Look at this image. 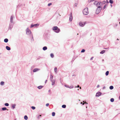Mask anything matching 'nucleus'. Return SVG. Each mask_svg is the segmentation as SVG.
Instances as JSON below:
<instances>
[{
    "label": "nucleus",
    "instance_id": "nucleus-1",
    "mask_svg": "<svg viewBox=\"0 0 120 120\" xmlns=\"http://www.w3.org/2000/svg\"><path fill=\"white\" fill-rule=\"evenodd\" d=\"M52 29L53 30H55V32L56 33H58L60 31V29L58 28L56 26H54Z\"/></svg>",
    "mask_w": 120,
    "mask_h": 120
},
{
    "label": "nucleus",
    "instance_id": "nucleus-2",
    "mask_svg": "<svg viewBox=\"0 0 120 120\" xmlns=\"http://www.w3.org/2000/svg\"><path fill=\"white\" fill-rule=\"evenodd\" d=\"M88 8H86L84 9L83 11V13L84 15H86L88 14Z\"/></svg>",
    "mask_w": 120,
    "mask_h": 120
},
{
    "label": "nucleus",
    "instance_id": "nucleus-3",
    "mask_svg": "<svg viewBox=\"0 0 120 120\" xmlns=\"http://www.w3.org/2000/svg\"><path fill=\"white\" fill-rule=\"evenodd\" d=\"M26 34L28 35H30L31 34V32L28 28H27L26 30Z\"/></svg>",
    "mask_w": 120,
    "mask_h": 120
},
{
    "label": "nucleus",
    "instance_id": "nucleus-4",
    "mask_svg": "<svg viewBox=\"0 0 120 120\" xmlns=\"http://www.w3.org/2000/svg\"><path fill=\"white\" fill-rule=\"evenodd\" d=\"M101 7H98L97 8L96 13L97 14H98L101 11Z\"/></svg>",
    "mask_w": 120,
    "mask_h": 120
},
{
    "label": "nucleus",
    "instance_id": "nucleus-5",
    "mask_svg": "<svg viewBox=\"0 0 120 120\" xmlns=\"http://www.w3.org/2000/svg\"><path fill=\"white\" fill-rule=\"evenodd\" d=\"M85 22H81L79 23V25L80 26L83 27L85 25Z\"/></svg>",
    "mask_w": 120,
    "mask_h": 120
},
{
    "label": "nucleus",
    "instance_id": "nucleus-6",
    "mask_svg": "<svg viewBox=\"0 0 120 120\" xmlns=\"http://www.w3.org/2000/svg\"><path fill=\"white\" fill-rule=\"evenodd\" d=\"M95 3L97 4H96V6L97 7H100V5L101 4V3L100 2H97V1H95Z\"/></svg>",
    "mask_w": 120,
    "mask_h": 120
},
{
    "label": "nucleus",
    "instance_id": "nucleus-7",
    "mask_svg": "<svg viewBox=\"0 0 120 120\" xmlns=\"http://www.w3.org/2000/svg\"><path fill=\"white\" fill-rule=\"evenodd\" d=\"M38 26V24H31L30 26V28H32V27H36L37 26Z\"/></svg>",
    "mask_w": 120,
    "mask_h": 120
},
{
    "label": "nucleus",
    "instance_id": "nucleus-8",
    "mask_svg": "<svg viewBox=\"0 0 120 120\" xmlns=\"http://www.w3.org/2000/svg\"><path fill=\"white\" fill-rule=\"evenodd\" d=\"M64 86L65 87L69 88H73V86H68V85H65Z\"/></svg>",
    "mask_w": 120,
    "mask_h": 120
},
{
    "label": "nucleus",
    "instance_id": "nucleus-9",
    "mask_svg": "<svg viewBox=\"0 0 120 120\" xmlns=\"http://www.w3.org/2000/svg\"><path fill=\"white\" fill-rule=\"evenodd\" d=\"M72 19L73 18L72 16V13H71V15L69 17V20L70 21H72Z\"/></svg>",
    "mask_w": 120,
    "mask_h": 120
},
{
    "label": "nucleus",
    "instance_id": "nucleus-10",
    "mask_svg": "<svg viewBox=\"0 0 120 120\" xmlns=\"http://www.w3.org/2000/svg\"><path fill=\"white\" fill-rule=\"evenodd\" d=\"M101 94V93L100 92H99L97 93L96 94V96L99 97L100 96Z\"/></svg>",
    "mask_w": 120,
    "mask_h": 120
},
{
    "label": "nucleus",
    "instance_id": "nucleus-11",
    "mask_svg": "<svg viewBox=\"0 0 120 120\" xmlns=\"http://www.w3.org/2000/svg\"><path fill=\"white\" fill-rule=\"evenodd\" d=\"M12 26H13L12 24L11 23H10L9 24V29L10 30H11L12 27Z\"/></svg>",
    "mask_w": 120,
    "mask_h": 120
},
{
    "label": "nucleus",
    "instance_id": "nucleus-12",
    "mask_svg": "<svg viewBox=\"0 0 120 120\" xmlns=\"http://www.w3.org/2000/svg\"><path fill=\"white\" fill-rule=\"evenodd\" d=\"M6 49L8 50H11L10 48L8 46H7L6 47Z\"/></svg>",
    "mask_w": 120,
    "mask_h": 120
},
{
    "label": "nucleus",
    "instance_id": "nucleus-13",
    "mask_svg": "<svg viewBox=\"0 0 120 120\" xmlns=\"http://www.w3.org/2000/svg\"><path fill=\"white\" fill-rule=\"evenodd\" d=\"M13 17L12 16H11L10 18V22L11 23L13 22Z\"/></svg>",
    "mask_w": 120,
    "mask_h": 120
},
{
    "label": "nucleus",
    "instance_id": "nucleus-14",
    "mask_svg": "<svg viewBox=\"0 0 120 120\" xmlns=\"http://www.w3.org/2000/svg\"><path fill=\"white\" fill-rule=\"evenodd\" d=\"M8 41V40L7 38H5L4 40V41L6 43Z\"/></svg>",
    "mask_w": 120,
    "mask_h": 120
},
{
    "label": "nucleus",
    "instance_id": "nucleus-15",
    "mask_svg": "<svg viewBox=\"0 0 120 120\" xmlns=\"http://www.w3.org/2000/svg\"><path fill=\"white\" fill-rule=\"evenodd\" d=\"M24 118L26 120H27L28 119V117L27 116L25 115L24 116Z\"/></svg>",
    "mask_w": 120,
    "mask_h": 120
},
{
    "label": "nucleus",
    "instance_id": "nucleus-16",
    "mask_svg": "<svg viewBox=\"0 0 120 120\" xmlns=\"http://www.w3.org/2000/svg\"><path fill=\"white\" fill-rule=\"evenodd\" d=\"M38 71V68H35L33 70V72H35Z\"/></svg>",
    "mask_w": 120,
    "mask_h": 120
},
{
    "label": "nucleus",
    "instance_id": "nucleus-17",
    "mask_svg": "<svg viewBox=\"0 0 120 120\" xmlns=\"http://www.w3.org/2000/svg\"><path fill=\"white\" fill-rule=\"evenodd\" d=\"M47 49V48L46 46H44L43 48V49L44 50H45Z\"/></svg>",
    "mask_w": 120,
    "mask_h": 120
},
{
    "label": "nucleus",
    "instance_id": "nucleus-18",
    "mask_svg": "<svg viewBox=\"0 0 120 120\" xmlns=\"http://www.w3.org/2000/svg\"><path fill=\"white\" fill-rule=\"evenodd\" d=\"M4 82L3 81H2L0 82V84L1 85L3 86V85H4Z\"/></svg>",
    "mask_w": 120,
    "mask_h": 120
},
{
    "label": "nucleus",
    "instance_id": "nucleus-19",
    "mask_svg": "<svg viewBox=\"0 0 120 120\" xmlns=\"http://www.w3.org/2000/svg\"><path fill=\"white\" fill-rule=\"evenodd\" d=\"M15 104H13L12 105V108L14 109L15 108Z\"/></svg>",
    "mask_w": 120,
    "mask_h": 120
},
{
    "label": "nucleus",
    "instance_id": "nucleus-20",
    "mask_svg": "<svg viewBox=\"0 0 120 120\" xmlns=\"http://www.w3.org/2000/svg\"><path fill=\"white\" fill-rule=\"evenodd\" d=\"M43 87V86H38V88L40 89Z\"/></svg>",
    "mask_w": 120,
    "mask_h": 120
},
{
    "label": "nucleus",
    "instance_id": "nucleus-21",
    "mask_svg": "<svg viewBox=\"0 0 120 120\" xmlns=\"http://www.w3.org/2000/svg\"><path fill=\"white\" fill-rule=\"evenodd\" d=\"M51 82H52V85H53L55 83V81L54 80H51Z\"/></svg>",
    "mask_w": 120,
    "mask_h": 120
},
{
    "label": "nucleus",
    "instance_id": "nucleus-22",
    "mask_svg": "<svg viewBox=\"0 0 120 120\" xmlns=\"http://www.w3.org/2000/svg\"><path fill=\"white\" fill-rule=\"evenodd\" d=\"M105 52V50H103L102 51L100 52V53L101 54H103Z\"/></svg>",
    "mask_w": 120,
    "mask_h": 120
},
{
    "label": "nucleus",
    "instance_id": "nucleus-23",
    "mask_svg": "<svg viewBox=\"0 0 120 120\" xmlns=\"http://www.w3.org/2000/svg\"><path fill=\"white\" fill-rule=\"evenodd\" d=\"M53 78V76L52 75H50V79L51 80H52Z\"/></svg>",
    "mask_w": 120,
    "mask_h": 120
},
{
    "label": "nucleus",
    "instance_id": "nucleus-24",
    "mask_svg": "<svg viewBox=\"0 0 120 120\" xmlns=\"http://www.w3.org/2000/svg\"><path fill=\"white\" fill-rule=\"evenodd\" d=\"M2 109L3 111H4L7 109L6 107H3L2 108Z\"/></svg>",
    "mask_w": 120,
    "mask_h": 120
},
{
    "label": "nucleus",
    "instance_id": "nucleus-25",
    "mask_svg": "<svg viewBox=\"0 0 120 120\" xmlns=\"http://www.w3.org/2000/svg\"><path fill=\"white\" fill-rule=\"evenodd\" d=\"M109 88L110 90L112 89L113 88V87L112 86H111L109 87Z\"/></svg>",
    "mask_w": 120,
    "mask_h": 120
},
{
    "label": "nucleus",
    "instance_id": "nucleus-26",
    "mask_svg": "<svg viewBox=\"0 0 120 120\" xmlns=\"http://www.w3.org/2000/svg\"><path fill=\"white\" fill-rule=\"evenodd\" d=\"M52 115L53 116H54L55 115V113L54 112H53L52 113Z\"/></svg>",
    "mask_w": 120,
    "mask_h": 120
},
{
    "label": "nucleus",
    "instance_id": "nucleus-27",
    "mask_svg": "<svg viewBox=\"0 0 120 120\" xmlns=\"http://www.w3.org/2000/svg\"><path fill=\"white\" fill-rule=\"evenodd\" d=\"M66 105H64L62 106V107L64 108H65L66 107Z\"/></svg>",
    "mask_w": 120,
    "mask_h": 120
},
{
    "label": "nucleus",
    "instance_id": "nucleus-28",
    "mask_svg": "<svg viewBox=\"0 0 120 120\" xmlns=\"http://www.w3.org/2000/svg\"><path fill=\"white\" fill-rule=\"evenodd\" d=\"M4 105L5 106H8L9 105V104L8 103H5Z\"/></svg>",
    "mask_w": 120,
    "mask_h": 120
},
{
    "label": "nucleus",
    "instance_id": "nucleus-29",
    "mask_svg": "<svg viewBox=\"0 0 120 120\" xmlns=\"http://www.w3.org/2000/svg\"><path fill=\"white\" fill-rule=\"evenodd\" d=\"M114 99L113 98H112L110 99V101L111 102H113L114 101Z\"/></svg>",
    "mask_w": 120,
    "mask_h": 120
},
{
    "label": "nucleus",
    "instance_id": "nucleus-30",
    "mask_svg": "<svg viewBox=\"0 0 120 120\" xmlns=\"http://www.w3.org/2000/svg\"><path fill=\"white\" fill-rule=\"evenodd\" d=\"M50 56L52 58H53V57L54 56L53 54L51 53L50 54Z\"/></svg>",
    "mask_w": 120,
    "mask_h": 120
},
{
    "label": "nucleus",
    "instance_id": "nucleus-31",
    "mask_svg": "<svg viewBox=\"0 0 120 120\" xmlns=\"http://www.w3.org/2000/svg\"><path fill=\"white\" fill-rule=\"evenodd\" d=\"M109 73V71H106L105 73V75H108Z\"/></svg>",
    "mask_w": 120,
    "mask_h": 120
},
{
    "label": "nucleus",
    "instance_id": "nucleus-32",
    "mask_svg": "<svg viewBox=\"0 0 120 120\" xmlns=\"http://www.w3.org/2000/svg\"><path fill=\"white\" fill-rule=\"evenodd\" d=\"M31 108L33 110H34L35 109V107L34 106H32Z\"/></svg>",
    "mask_w": 120,
    "mask_h": 120
},
{
    "label": "nucleus",
    "instance_id": "nucleus-33",
    "mask_svg": "<svg viewBox=\"0 0 120 120\" xmlns=\"http://www.w3.org/2000/svg\"><path fill=\"white\" fill-rule=\"evenodd\" d=\"M57 68H54V70H55V72L56 73V71H57Z\"/></svg>",
    "mask_w": 120,
    "mask_h": 120
},
{
    "label": "nucleus",
    "instance_id": "nucleus-34",
    "mask_svg": "<svg viewBox=\"0 0 120 120\" xmlns=\"http://www.w3.org/2000/svg\"><path fill=\"white\" fill-rule=\"evenodd\" d=\"M109 2L111 4H112L113 3V1L112 0H110L109 1Z\"/></svg>",
    "mask_w": 120,
    "mask_h": 120
},
{
    "label": "nucleus",
    "instance_id": "nucleus-35",
    "mask_svg": "<svg viewBox=\"0 0 120 120\" xmlns=\"http://www.w3.org/2000/svg\"><path fill=\"white\" fill-rule=\"evenodd\" d=\"M85 50L84 49H83L81 51V52H85Z\"/></svg>",
    "mask_w": 120,
    "mask_h": 120
},
{
    "label": "nucleus",
    "instance_id": "nucleus-36",
    "mask_svg": "<svg viewBox=\"0 0 120 120\" xmlns=\"http://www.w3.org/2000/svg\"><path fill=\"white\" fill-rule=\"evenodd\" d=\"M106 6H107V5H105L104 6V7L103 8V9H104L106 8Z\"/></svg>",
    "mask_w": 120,
    "mask_h": 120
},
{
    "label": "nucleus",
    "instance_id": "nucleus-37",
    "mask_svg": "<svg viewBox=\"0 0 120 120\" xmlns=\"http://www.w3.org/2000/svg\"><path fill=\"white\" fill-rule=\"evenodd\" d=\"M49 105V103H47L46 104V106H48Z\"/></svg>",
    "mask_w": 120,
    "mask_h": 120
},
{
    "label": "nucleus",
    "instance_id": "nucleus-38",
    "mask_svg": "<svg viewBox=\"0 0 120 120\" xmlns=\"http://www.w3.org/2000/svg\"><path fill=\"white\" fill-rule=\"evenodd\" d=\"M84 103H86V104H87V103L86 102H85L84 103H83V104H82V105H83L84 104Z\"/></svg>",
    "mask_w": 120,
    "mask_h": 120
},
{
    "label": "nucleus",
    "instance_id": "nucleus-39",
    "mask_svg": "<svg viewBox=\"0 0 120 120\" xmlns=\"http://www.w3.org/2000/svg\"><path fill=\"white\" fill-rule=\"evenodd\" d=\"M52 4L51 3H49V4H48V5L49 6L50 5H51Z\"/></svg>",
    "mask_w": 120,
    "mask_h": 120
},
{
    "label": "nucleus",
    "instance_id": "nucleus-40",
    "mask_svg": "<svg viewBox=\"0 0 120 120\" xmlns=\"http://www.w3.org/2000/svg\"><path fill=\"white\" fill-rule=\"evenodd\" d=\"M97 88H98L99 87V85H98L97 86Z\"/></svg>",
    "mask_w": 120,
    "mask_h": 120
},
{
    "label": "nucleus",
    "instance_id": "nucleus-41",
    "mask_svg": "<svg viewBox=\"0 0 120 120\" xmlns=\"http://www.w3.org/2000/svg\"><path fill=\"white\" fill-rule=\"evenodd\" d=\"M93 57H91V59H90V60H92V59H93Z\"/></svg>",
    "mask_w": 120,
    "mask_h": 120
},
{
    "label": "nucleus",
    "instance_id": "nucleus-42",
    "mask_svg": "<svg viewBox=\"0 0 120 120\" xmlns=\"http://www.w3.org/2000/svg\"><path fill=\"white\" fill-rule=\"evenodd\" d=\"M79 87V85H78L77 86V87Z\"/></svg>",
    "mask_w": 120,
    "mask_h": 120
},
{
    "label": "nucleus",
    "instance_id": "nucleus-43",
    "mask_svg": "<svg viewBox=\"0 0 120 120\" xmlns=\"http://www.w3.org/2000/svg\"><path fill=\"white\" fill-rule=\"evenodd\" d=\"M106 2L107 3H109V2H108V0H106Z\"/></svg>",
    "mask_w": 120,
    "mask_h": 120
},
{
    "label": "nucleus",
    "instance_id": "nucleus-44",
    "mask_svg": "<svg viewBox=\"0 0 120 120\" xmlns=\"http://www.w3.org/2000/svg\"><path fill=\"white\" fill-rule=\"evenodd\" d=\"M105 1H103V3H105Z\"/></svg>",
    "mask_w": 120,
    "mask_h": 120
},
{
    "label": "nucleus",
    "instance_id": "nucleus-45",
    "mask_svg": "<svg viewBox=\"0 0 120 120\" xmlns=\"http://www.w3.org/2000/svg\"><path fill=\"white\" fill-rule=\"evenodd\" d=\"M39 116H41V115H39Z\"/></svg>",
    "mask_w": 120,
    "mask_h": 120
},
{
    "label": "nucleus",
    "instance_id": "nucleus-46",
    "mask_svg": "<svg viewBox=\"0 0 120 120\" xmlns=\"http://www.w3.org/2000/svg\"><path fill=\"white\" fill-rule=\"evenodd\" d=\"M80 89H81V87H80Z\"/></svg>",
    "mask_w": 120,
    "mask_h": 120
},
{
    "label": "nucleus",
    "instance_id": "nucleus-47",
    "mask_svg": "<svg viewBox=\"0 0 120 120\" xmlns=\"http://www.w3.org/2000/svg\"><path fill=\"white\" fill-rule=\"evenodd\" d=\"M82 102H81V104H82Z\"/></svg>",
    "mask_w": 120,
    "mask_h": 120
},
{
    "label": "nucleus",
    "instance_id": "nucleus-48",
    "mask_svg": "<svg viewBox=\"0 0 120 120\" xmlns=\"http://www.w3.org/2000/svg\"><path fill=\"white\" fill-rule=\"evenodd\" d=\"M47 81V80H46V81Z\"/></svg>",
    "mask_w": 120,
    "mask_h": 120
},
{
    "label": "nucleus",
    "instance_id": "nucleus-49",
    "mask_svg": "<svg viewBox=\"0 0 120 120\" xmlns=\"http://www.w3.org/2000/svg\"><path fill=\"white\" fill-rule=\"evenodd\" d=\"M117 40H119V39H117Z\"/></svg>",
    "mask_w": 120,
    "mask_h": 120
},
{
    "label": "nucleus",
    "instance_id": "nucleus-50",
    "mask_svg": "<svg viewBox=\"0 0 120 120\" xmlns=\"http://www.w3.org/2000/svg\"><path fill=\"white\" fill-rule=\"evenodd\" d=\"M83 102H84V101H83Z\"/></svg>",
    "mask_w": 120,
    "mask_h": 120
},
{
    "label": "nucleus",
    "instance_id": "nucleus-51",
    "mask_svg": "<svg viewBox=\"0 0 120 120\" xmlns=\"http://www.w3.org/2000/svg\"><path fill=\"white\" fill-rule=\"evenodd\" d=\"M119 23L120 24V22H119Z\"/></svg>",
    "mask_w": 120,
    "mask_h": 120
}]
</instances>
